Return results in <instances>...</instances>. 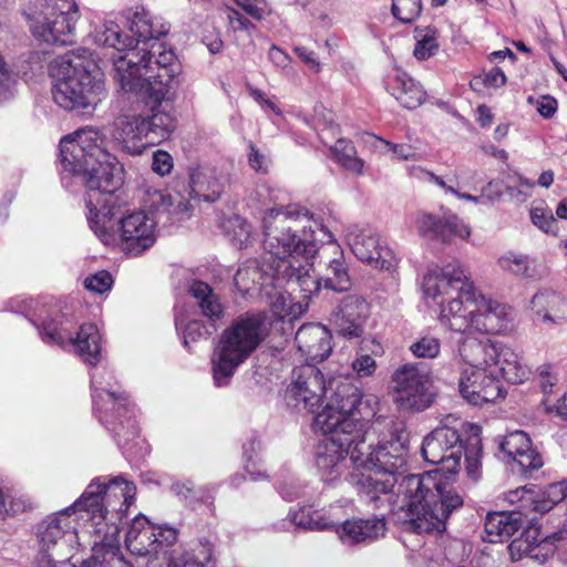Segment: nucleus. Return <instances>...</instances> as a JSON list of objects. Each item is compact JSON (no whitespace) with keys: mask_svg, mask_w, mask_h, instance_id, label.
Listing matches in <instances>:
<instances>
[{"mask_svg":"<svg viewBox=\"0 0 567 567\" xmlns=\"http://www.w3.org/2000/svg\"><path fill=\"white\" fill-rule=\"evenodd\" d=\"M346 240L360 261L380 270L395 269L398 259L393 250L381 243L380 235L373 228L352 225L347 229Z\"/></svg>","mask_w":567,"mask_h":567,"instance_id":"nucleus-18","label":"nucleus"},{"mask_svg":"<svg viewBox=\"0 0 567 567\" xmlns=\"http://www.w3.org/2000/svg\"><path fill=\"white\" fill-rule=\"evenodd\" d=\"M507 501L511 504L518 503L520 508H532L534 512L544 514L560 502H567V481L547 485L538 497L525 487L517 488L507 494Z\"/></svg>","mask_w":567,"mask_h":567,"instance_id":"nucleus-26","label":"nucleus"},{"mask_svg":"<svg viewBox=\"0 0 567 567\" xmlns=\"http://www.w3.org/2000/svg\"><path fill=\"white\" fill-rule=\"evenodd\" d=\"M424 293L437 300L441 323L457 333L474 328L477 292L458 264L431 267L423 278Z\"/></svg>","mask_w":567,"mask_h":567,"instance_id":"nucleus-9","label":"nucleus"},{"mask_svg":"<svg viewBox=\"0 0 567 567\" xmlns=\"http://www.w3.org/2000/svg\"><path fill=\"white\" fill-rule=\"evenodd\" d=\"M528 102L535 104L538 113L545 118H550L557 111V101L549 95H542L537 99L529 96Z\"/></svg>","mask_w":567,"mask_h":567,"instance_id":"nucleus-54","label":"nucleus"},{"mask_svg":"<svg viewBox=\"0 0 567 567\" xmlns=\"http://www.w3.org/2000/svg\"><path fill=\"white\" fill-rule=\"evenodd\" d=\"M530 308L536 320L543 323L560 326L567 320V301L553 290L535 293L530 300Z\"/></svg>","mask_w":567,"mask_h":567,"instance_id":"nucleus-31","label":"nucleus"},{"mask_svg":"<svg viewBox=\"0 0 567 567\" xmlns=\"http://www.w3.org/2000/svg\"><path fill=\"white\" fill-rule=\"evenodd\" d=\"M278 492L284 499L291 502L300 496L301 484L296 478L288 477L280 482Z\"/></svg>","mask_w":567,"mask_h":567,"instance_id":"nucleus-56","label":"nucleus"},{"mask_svg":"<svg viewBox=\"0 0 567 567\" xmlns=\"http://www.w3.org/2000/svg\"><path fill=\"white\" fill-rule=\"evenodd\" d=\"M474 332L476 331L460 333L462 337L457 342V355L471 367L468 370L488 367L492 355L496 353V341L487 338L478 339L473 336Z\"/></svg>","mask_w":567,"mask_h":567,"instance_id":"nucleus-30","label":"nucleus"},{"mask_svg":"<svg viewBox=\"0 0 567 567\" xmlns=\"http://www.w3.org/2000/svg\"><path fill=\"white\" fill-rule=\"evenodd\" d=\"M498 267L513 276L539 279L546 275V267L528 255L507 251L497 259Z\"/></svg>","mask_w":567,"mask_h":567,"instance_id":"nucleus-38","label":"nucleus"},{"mask_svg":"<svg viewBox=\"0 0 567 567\" xmlns=\"http://www.w3.org/2000/svg\"><path fill=\"white\" fill-rule=\"evenodd\" d=\"M390 151L393 152L394 156L401 161L416 159V154L413 148L408 144H394L383 138H379Z\"/></svg>","mask_w":567,"mask_h":567,"instance_id":"nucleus-60","label":"nucleus"},{"mask_svg":"<svg viewBox=\"0 0 567 567\" xmlns=\"http://www.w3.org/2000/svg\"><path fill=\"white\" fill-rule=\"evenodd\" d=\"M73 330V321L64 313L55 312L42 320L38 326L41 340L49 346H58L63 350L70 343V333Z\"/></svg>","mask_w":567,"mask_h":567,"instance_id":"nucleus-39","label":"nucleus"},{"mask_svg":"<svg viewBox=\"0 0 567 567\" xmlns=\"http://www.w3.org/2000/svg\"><path fill=\"white\" fill-rule=\"evenodd\" d=\"M114 372L106 368L91 374L93 411L104 427L122 446L137 436L135 406L125 391H120Z\"/></svg>","mask_w":567,"mask_h":567,"instance_id":"nucleus-12","label":"nucleus"},{"mask_svg":"<svg viewBox=\"0 0 567 567\" xmlns=\"http://www.w3.org/2000/svg\"><path fill=\"white\" fill-rule=\"evenodd\" d=\"M367 311L368 306L360 296L347 295L332 310L329 320L338 334L348 339L359 338L363 332Z\"/></svg>","mask_w":567,"mask_h":567,"instance_id":"nucleus-20","label":"nucleus"},{"mask_svg":"<svg viewBox=\"0 0 567 567\" xmlns=\"http://www.w3.org/2000/svg\"><path fill=\"white\" fill-rule=\"evenodd\" d=\"M330 151L336 162L344 169L352 172L357 175L363 174V159L357 156V151L353 143L346 138H339Z\"/></svg>","mask_w":567,"mask_h":567,"instance_id":"nucleus-44","label":"nucleus"},{"mask_svg":"<svg viewBox=\"0 0 567 567\" xmlns=\"http://www.w3.org/2000/svg\"><path fill=\"white\" fill-rule=\"evenodd\" d=\"M382 429L375 426L368 433L365 441L359 442L351 453L353 471L349 481L355 487L360 498L373 508H380L388 503V495L400 484L396 473L406 466V446L403 434L396 430L385 435H378ZM401 509L404 511L403 527L417 533L408 526V504L398 492Z\"/></svg>","mask_w":567,"mask_h":567,"instance_id":"nucleus-4","label":"nucleus"},{"mask_svg":"<svg viewBox=\"0 0 567 567\" xmlns=\"http://www.w3.org/2000/svg\"><path fill=\"white\" fill-rule=\"evenodd\" d=\"M327 392L321 371L313 363H306L292 370L291 382L286 389L287 404L298 411L315 412Z\"/></svg>","mask_w":567,"mask_h":567,"instance_id":"nucleus-16","label":"nucleus"},{"mask_svg":"<svg viewBox=\"0 0 567 567\" xmlns=\"http://www.w3.org/2000/svg\"><path fill=\"white\" fill-rule=\"evenodd\" d=\"M324 435L315 447V465L323 482L333 483L346 474L351 453L361 437L353 435V441L348 442L346 434Z\"/></svg>","mask_w":567,"mask_h":567,"instance_id":"nucleus-17","label":"nucleus"},{"mask_svg":"<svg viewBox=\"0 0 567 567\" xmlns=\"http://www.w3.org/2000/svg\"><path fill=\"white\" fill-rule=\"evenodd\" d=\"M499 450L516 462L523 472L539 470L544 464L542 455L532 446L524 431H514L504 436Z\"/></svg>","mask_w":567,"mask_h":567,"instance_id":"nucleus-27","label":"nucleus"},{"mask_svg":"<svg viewBox=\"0 0 567 567\" xmlns=\"http://www.w3.org/2000/svg\"><path fill=\"white\" fill-rule=\"evenodd\" d=\"M309 218V221L303 220L295 226L298 230V236L303 235V226H306L308 237L315 240V243L321 240L331 245L330 248L333 257L324 262V272L320 277L313 278L310 276L312 264H310L309 260L312 259L316 254L309 258L297 256L292 259V284H297L300 290L306 295L318 292L321 287L336 292L349 291L352 287V279L342 249L336 243L333 234L322 224L320 218H315L313 214L310 212ZM316 245L318 246V244Z\"/></svg>","mask_w":567,"mask_h":567,"instance_id":"nucleus-10","label":"nucleus"},{"mask_svg":"<svg viewBox=\"0 0 567 567\" xmlns=\"http://www.w3.org/2000/svg\"><path fill=\"white\" fill-rule=\"evenodd\" d=\"M419 234L429 239L443 244H450L455 238L468 239L471 230L457 216L439 218L430 214H423L417 219Z\"/></svg>","mask_w":567,"mask_h":567,"instance_id":"nucleus-23","label":"nucleus"},{"mask_svg":"<svg viewBox=\"0 0 567 567\" xmlns=\"http://www.w3.org/2000/svg\"><path fill=\"white\" fill-rule=\"evenodd\" d=\"M215 331L216 327L213 323L207 326L202 320H190L183 330L184 347L189 348L190 343L207 340Z\"/></svg>","mask_w":567,"mask_h":567,"instance_id":"nucleus-46","label":"nucleus"},{"mask_svg":"<svg viewBox=\"0 0 567 567\" xmlns=\"http://www.w3.org/2000/svg\"><path fill=\"white\" fill-rule=\"evenodd\" d=\"M176 55L163 43L153 42L114 59L115 80L125 92L155 102L175 96Z\"/></svg>","mask_w":567,"mask_h":567,"instance_id":"nucleus-7","label":"nucleus"},{"mask_svg":"<svg viewBox=\"0 0 567 567\" xmlns=\"http://www.w3.org/2000/svg\"><path fill=\"white\" fill-rule=\"evenodd\" d=\"M437 49L436 40L431 35H424L416 42L413 53L417 60H426L434 55Z\"/></svg>","mask_w":567,"mask_h":567,"instance_id":"nucleus-53","label":"nucleus"},{"mask_svg":"<svg viewBox=\"0 0 567 567\" xmlns=\"http://www.w3.org/2000/svg\"><path fill=\"white\" fill-rule=\"evenodd\" d=\"M495 350L496 353L492 355L488 368L495 370L498 378L502 377L509 383H522L528 374V369L522 362L518 354L509 347L497 341Z\"/></svg>","mask_w":567,"mask_h":567,"instance_id":"nucleus-33","label":"nucleus"},{"mask_svg":"<svg viewBox=\"0 0 567 567\" xmlns=\"http://www.w3.org/2000/svg\"><path fill=\"white\" fill-rule=\"evenodd\" d=\"M410 175L417 178H426L429 182L434 183L446 193H449L450 187H453L452 185H447L441 176H437L433 172L426 171L420 166L410 167Z\"/></svg>","mask_w":567,"mask_h":567,"instance_id":"nucleus-59","label":"nucleus"},{"mask_svg":"<svg viewBox=\"0 0 567 567\" xmlns=\"http://www.w3.org/2000/svg\"><path fill=\"white\" fill-rule=\"evenodd\" d=\"M375 368V360L369 354H362L352 362V369L359 378L371 375Z\"/></svg>","mask_w":567,"mask_h":567,"instance_id":"nucleus-57","label":"nucleus"},{"mask_svg":"<svg viewBox=\"0 0 567 567\" xmlns=\"http://www.w3.org/2000/svg\"><path fill=\"white\" fill-rule=\"evenodd\" d=\"M124 14L128 29L135 37L133 39L135 50L141 49L140 43L146 48L148 41L157 40L169 31V25L161 17L152 14L143 6L128 8Z\"/></svg>","mask_w":567,"mask_h":567,"instance_id":"nucleus-21","label":"nucleus"},{"mask_svg":"<svg viewBox=\"0 0 567 567\" xmlns=\"http://www.w3.org/2000/svg\"><path fill=\"white\" fill-rule=\"evenodd\" d=\"M156 106L152 109V115L141 116V125L144 126L146 133V142L151 145L158 144L167 140L176 127V120L162 107V102H155Z\"/></svg>","mask_w":567,"mask_h":567,"instance_id":"nucleus-37","label":"nucleus"},{"mask_svg":"<svg viewBox=\"0 0 567 567\" xmlns=\"http://www.w3.org/2000/svg\"><path fill=\"white\" fill-rule=\"evenodd\" d=\"M156 526L146 516L136 515L128 525L125 534L127 549L137 556L157 555Z\"/></svg>","mask_w":567,"mask_h":567,"instance_id":"nucleus-29","label":"nucleus"},{"mask_svg":"<svg viewBox=\"0 0 567 567\" xmlns=\"http://www.w3.org/2000/svg\"><path fill=\"white\" fill-rule=\"evenodd\" d=\"M464 433L456 425L442 424L427 434L421 446L423 458L439 468L401 478L399 493L408 504V526L417 534L442 533L451 513L463 498L446 482L445 474L461 468Z\"/></svg>","mask_w":567,"mask_h":567,"instance_id":"nucleus-2","label":"nucleus"},{"mask_svg":"<svg viewBox=\"0 0 567 567\" xmlns=\"http://www.w3.org/2000/svg\"><path fill=\"white\" fill-rule=\"evenodd\" d=\"M267 315L261 311L246 312L227 328L215 351L213 378L216 386L229 383L236 369L259 347L268 336Z\"/></svg>","mask_w":567,"mask_h":567,"instance_id":"nucleus-11","label":"nucleus"},{"mask_svg":"<svg viewBox=\"0 0 567 567\" xmlns=\"http://www.w3.org/2000/svg\"><path fill=\"white\" fill-rule=\"evenodd\" d=\"M289 522L296 527L309 530L332 529L338 525V519H334L331 515L326 516V514L321 512L305 507L290 513Z\"/></svg>","mask_w":567,"mask_h":567,"instance_id":"nucleus-43","label":"nucleus"},{"mask_svg":"<svg viewBox=\"0 0 567 567\" xmlns=\"http://www.w3.org/2000/svg\"><path fill=\"white\" fill-rule=\"evenodd\" d=\"M394 400L403 410L424 411L434 399L430 375L419 364L406 363L392 375Z\"/></svg>","mask_w":567,"mask_h":567,"instance_id":"nucleus-15","label":"nucleus"},{"mask_svg":"<svg viewBox=\"0 0 567 567\" xmlns=\"http://www.w3.org/2000/svg\"><path fill=\"white\" fill-rule=\"evenodd\" d=\"M189 295L196 300L200 313L212 322L220 319L224 315V307L219 297L213 288L200 280H194L188 287Z\"/></svg>","mask_w":567,"mask_h":567,"instance_id":"nucleus-40","label":"nucleus"},{"mask_svg":"<svg viewBox=\"0 0 567 567\" xmlns=\"http://www.w3.org/2000/svg\"><path fill=\"white\" fill-rule=\"evenodd\" d=\"M91 37L97 45L113 48L117 52L127 51V53H131L135 51L134 40L123 37L120 25L114 21H104L96 25Z\"/></svg>","mask_w":567,"mask_h":567,"instance_id":"nucleus-41","label":"nucleus"},{"mask_svg":"<svg viewBox=\"0 0 567 567\" xmlns=\"http://www.w3.org/2000/svg\"><path fill=\"white\" fill-rule=\"evenodd\" d=\"M227 183V175L217 168L197 167L190 173L188 197L179 193L175 195L157 193V212L188 215L193 209L192 199L214 203L220 198Z\"/></svg>","mask_w":567,"mask_h":567,"instance_id":"nucleus-14","label":"nucleus"},{"mask_svg":"<svg viewBox=\"0 0 567 567\" xmlns=\"http://www.w3.org/2000/svg\"><path fill=\"white\" fill-rule=\"evenodd\" d=\"M421 10V0H392V14L404 23L414 21Z\"/></svg>","mask_w":567,"mask_h":567,"instance_id":"nucleus-47","label":"nucleus"},{"mask_svg":"<svg viewBox=\"0 0 567 567\" xmlns=\"http://www.w3.org/2000/svg\"><path fill=\"white\" fill-rule=\"evenodd\" d=\"M530 220L538 229L546 234L556 236L558 233L557 220L549 209L542 207L530 209Z\"/></svg>","mask_w":567,"mask_h":567,"instance_id":"nucleus-49","label":"nucleus"},{"mask_svg":"<svg viewBox=\"0 0 567 567\" xmlns=\"http://www.w3.org/2000/svg\"><path fill=\"white\" fill-rule=\"evenodd\" d=\"M460 393L471 404L495 402L504 396L503 385L495 370L488 367L465 370L460 379Z\"/></svg>","mask_w":567,"mask_h":567,"instance_id":"nucleus-19","label":"nucleus"},{"mask_svg":"<svg viewBox=\"0 0 567 567\" xmlns=\"http://www.w3.org/2000/svg\"><path fill=\"white\" fill-rule=\"evenodd\" d=\"M236 3L252 19L261 20L270 13L266 0H235Z\"/></svg>","mask_w":567,"mask_h":567,"instance_id":"nucleus-51","label":"nucleus"},{"mask_svg":"<svg viewBox=\"0 0 567 567\" xmlns=\"http://www.w3.org/2000/svg\"><path fill=\"white\" fill-rule=\"evenodd\" d=\"M60 159L63 171L82 179L86 188V219L103 243L112 239L117 227L126 255L140 256L155 244L156 221L146 213L133 212L114 220L117 213L114 193L123 184V167L107 151L97 131L80 130L62 137Z\"/></svg>","mask_w":567,"mask_h":567,"instance_id":"nucleus-1","label":"nucleus"},{"mask_svg":"<svg viewBox=\"0 0 567 567\" xmlns=\"http://www.w3.org/2000/svg\"><path fill=\"white\" fill-rule=\"evenodd\" d=\"M508 551L512 560H519L524 555H529L532 551L530 544L527 542V539H514L508 545Z\"/></svg>","mask_w":567,"mask_h":567,"instance_id":"nucleus-63","label":"nucleus"},{"mask_svg":"<svg viewBox=\"0 0 567 567\" xmlns=\"http://www.w3.org/2000/svg\"><path fill=\"white\" fill-rule=\"evenodd\" d=\"M166 561L168 567H216L214 545L205 539L188 550H172Z\"/></svg>","mask_w":567,"mask_h":567,"instance_id":"nucleus-36","label":"nucleus"},{"mask_svg":"<svg viewBox=\"0 0 567 567\" xmlns=\"http://www.w3.org/2000/svg\"><path fill=\"white\" fill-rule=\"evenodd\" d=\"M503 194L504 187L502 182L491 181L482 188L481 196L483 197V204H493L499 200Z\"/></svg>","mask_w":567,"mask_h":567,"instance_id":"nucleus-58","label":"nucleus"},{"mask_svg":"<svg viewBox=\"0 0 567 567\" xmlns=\"http://www.w3.org/2000/svg\"><path fill=\"white\" fill-rule=\"evenodd\" d=\"M113 137L123 151L138 155L142 154L146 146L151 145L146 142V133L141 125V116L121 118L115 123Z\"/></svg>","mask_w":567,"mask_h":567,"instance_id":"nucleus-34","label":"nucleus"},{"mask_svg":"<svg viewBox=\"0 0 567 567\" xmlns=\"http://www.w3.org/2000/svg\"><path fill=\"white\" fill-rule=\"evenodd\" d=\"M135 494V485L122 475L104 476L93 480L73 503V508L80 509L86 530L96 536L94 545L107 548L113 555L118 550L120 529Z\"/></svg>","mask_w":567,"mask_h":567,"instance_id":"nucleus-5","label":"nucleus"},{"mask_svg":"<svg viewBox=\"0 0 567 567\" xmlns=\"http://www.w3.org/2000/svg\"><path fill=\"white\" fill-rule=\"evenodd\" d=\"M113 278L106 270H100L84 280V287L95 293H103L112 288Z\"/></svg>","mask_w":567,"mask_h":567,"instance_id":"nucleus-50","label":"nucleus"},{"mask_svg":"<svg viewBox=\"0 0 567 567\" xmlns=\"http://www.w3.org/2000/svg\"><path fill=\"white\" fill-rule=\"evenodd\" d=\"M295 343L301 355L311 362L326 360L332 351L331 333L321 323L302 324L295 336Z\"/></svg>","mask_w":567,"mask_h":567,"instance_id":"nucleus-22","label":"nucleus"},{"mask_svg":"<svg viewBox=\"0 0 567 567\" xmlns=\"http://www.w3.org/2000/svg\"><path fill=\"white\" fill-rule=\"evenodd\" d=\"M152 168L155 173L161 176H165L171 173L173 168V158L165 151H156L153 154Z\"/></svg>","mask_w":567,"mask_h":567,"instance_id":"nucleus-55","label":"nucleus"},{"mask_svg":"<svg viewBox=\"0 0 567 567\" xmlns=\"http://www.w3.org/2000/svg\"><path fill=\"white\" fill-rule=\"evenodd\" d=\"M482 81L485 84V86L499 87L505 84L506 76L499 68H493L491 71L486 72L483 75Z\"/></svg>","mask_w":567,"mask_h":567,"instance_id":"nucleus-62","label":"nucleus"},{"mask_svg":"<svg viewBox=\"0 0 567 567\" xmlns=\"http://www.w3.org/2000/svg\"><path fill=\"white\" fill-rule=\"evenodd\" d=\"M228 19L235 31L250 32V30L255 29V25L237 10H229Z\"/></svg>","mask_w":567,"mask_h":567,"instance_id":"nucleus-61","label":"nucleus"},{"mask_svg":"<svg viewBox=\"0 0 567 567\" xmlns=\"http://www.w3.org/2000/svg\"><path fill=\"white\" fill-rule=\"evenodd\" d=\"M386 91L405 109L413 110L425 100V92L420 83L400 69H392L385 76Z\"/></svg>","mask_w":567,"mask_h":567,"instance_id":"nucleus-28","label":"nucleus"},{"mask_svg":"<svg viewBox=\"0 0 567 567\" xmlns=\"http://www.w3.org/2000/svg\"><path fill=\"white\" fill-rule=\"evenodd\" d=\"M79 18L74 0H39L27 13L33 37L50 44H71Z\"/></svg>","mask_w":567,"mask_h":567,"instance_id":"nucleus-13","label":"nucleus"},{"mask_svg":"<svg viewBox=\"0 0 567 567\" xmlns=\"http://www.w3.org/2000/svg\"><path fill=\"white\" fill-rule=\"evenodd\" d=\"M329 386L333 392L313 419L315 429L322 434H346L348 442H352L353 435L365 441L377 424L382 429L378 434L380 436L398 430L392 417L375 416V396H363L361 390L349 381L333 379L329 381Z\"/></svg>","mask_w":567,"mask_h":567,"instance_id":"nucleus-6","label":"nucleus"},{"mask_svg":"<svg viewBox=\"0 0 567 567\" xmlns=\"http://www.w3.org/2000/svg\"><path fill=\"white\" fill-rule=\"evenodd\" d=\"M66 351L78 354L84 362L96 365L101 360V334L94 323H83L70 333Z\"/></svg>","mask_w":567,"mask_h":567,"instance_id":"nucleus-32","label":"nucleus"},{"mask_svg":"<svg viewBox=\"0 0 567 567\" xmlns=\"http://www.w3.org/2000/svg\"><path fill=\"white\" fill-rule=\"evenodd\" d=\"M409 350L419 359H435L441 352V341L432 336H423L413 341Z\"/></svg>","mask_w":567,"mask_h":567,"instance_id":"nucleus-45","label":"nucleus"},{"mask_svg":"<svg viewBox=\"0 0 567 567\" xmlns=\"http://www.w3.org/2000/svg\"><path fill=\"white\" fill-rule=\"evenodd\" d=\"M171 491L188 505H194L204 497V489L202 487H197L189 480L173 483Z\"/></svg>","mask_w":567,"mask_h":567,"instance_id":"nucleus-48","label":"nucleus"},{"mask_svg":"<svg viewBox=\"0 0 567 567\" xmlns=\"http://www.w3.org/2000/svg\"><path fill=\"white\" fill-rule=\"evenodd\" d=\"M303 220H310L309 210L297 204L265 212L262 259L244 262L234 277L235 287L241 295L255 289L261 291L267 287L279 288L285 282L292 284V259L297 256L309 258L319 250L306 229L302 236H298L295 226Z\"/></svg>","mask_w":567,"mask_h":567,"instance_id":"nucleus-3","label":"nucleus"},{"mask_svg":"<svg viewBox=\"0 0 567 567\" xmlns=\"http://www.w3.org/2000/svg\"><path fill=\"white\" fill-rule=\"evenodd\" d=\"M248 162L251 168L257 172H265L267 169V157L254 145H250Z\"/></svg>","mask_w":567,"mask_h":567,"instance_id":"nucleus-64","label":"nucleus"},{"mask_svg":"<svg viewBox=\"0 0 567 567\" xmlns=\"http://www.w3.org/2000/svg\"><path fill=\"white\" fill-rule=\"evenodd\" d=\"M473 330L481 333H504L511 328V308L478 293Z\"/></svg>","mask_w":567,"mask_h":567,"instance_id":"nucleus-25","label":"nucleus"},{"mask_svg":"<svg viewBox=\"0 0 567 567\" xmlns=\"http://www.w3.org/2000/svg\"><path fill=\"white\" fill-rule=\"evenodd\" d=\"M458 423L462 429L470 427L473 433L467 435L465 442V449L463 455L465 457V471L468 478L476 482L481 477V453H482V441L478 434V429L472 425H467L460 420H454Z\"/></svg>","mask_w":567,"mask_h":567,"instance_id":"nucleus-42","label":"nucleus"},{"mask_svg":"<svg viewBox=\"0 0 567 567\" xmlns=\"http://www.w3.org/2000/svg\"><path fill=\"white\" fill-rule=\"evenodd\" d=\"M523 511L488 513L485 519L486 540L489 543L504 542L512 537L523 526Z\"/></svg>","mask_w":567,"mask_h":567,"instance_id":"nucleus-35","label":"nucleus"},{"mask_svg":"<svg viewBox=\"0 0 567 567\" xmlns=\"http://www.w3.org/2000/svg\"><path fill=\"white\" fill-rule=\"evenodd\" d=\"M333 528L339 535L342 544L353 546L357 544H367L384 536L386 524L384 516H372L370 518L348 519Z\"/></svg>","mask_w":567,"mask_h":567,"instance_id":"nucleus-24","label":"nucleus"},{"mask_svg":"<svg viewBox=\"0 0 567 567\" xmlns=\"http://www.w3.org/2000/svg\"><path fill=\"white\" fill-rule=\"evenodd\" d=\"M52 99L65 111H87L105 95L103 74L93 54L79 48L55 58L50 64Z\"/></svg>","mask_w":567,"mask_h":567,"instance_id":"nucleus-8","label":"nucleus"},{"mask_svg":"<svg viewBox=\"0 0 567 567\" xmlns=\"http://www.w3.org/2000/svg\"><path fill=\"white\" fill-rule=\"evenodd\" d=\"M157 554L164 548L173 546L178 538V530L174 527L163 525L156 526Z\"/></svg>","mask_w":567,"mask_h":567,"instance_id":"nucleus-52","label":"nucleus"}]
</instances>
